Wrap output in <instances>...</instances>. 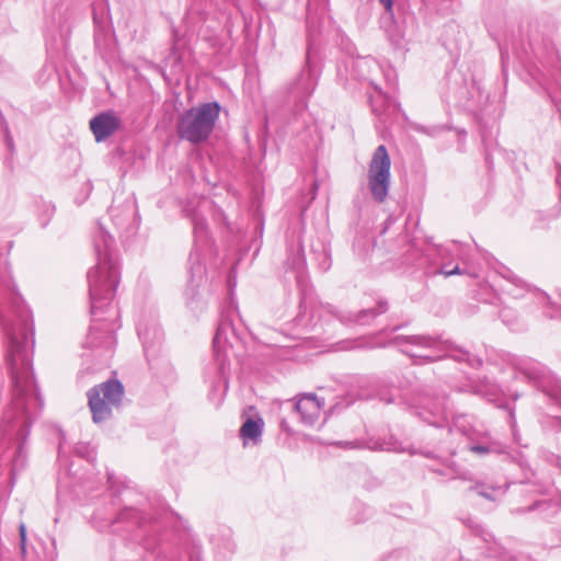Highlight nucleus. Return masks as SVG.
<instances>
[{
  "mask_svg": "<svg viewBox=\"0 0 561 561\" xmlns=\"http://www.w3.org/2000/svg\"><path fill=\"white\" fill-rule=\"evenodd\" d=\"M5 139H7L8 148H9L10 150H13V139H12V137L10 136V134H9V130H8V129L5 130Z\"/></svg>",
  "mask_w": 561,
  "mask_h": 561,
  "instance_id": "42",
  "label": "nucleus"
},
{
  "mask_svg": "<svg viewBox=\"0 0 561 561\" xmlns=\"http://www.w3.org/2000/svg\"><path fill=\"white\" fill-rule=\"evenodd\" d=\"M375 61L368 57L350 58L346 68L352 67V78L356 80H366L369 68Z\"/></svg>",
  "mask_w": 561,
  "mask_h": 561,
  "instance_id": "27",
  "label": "nucleus"
},
{
  "mask_svg": "<svg viewBox=\"0 0 561 561\" xmlns=\"http://www.w3.org/2000/svg\"><path fill=\"white\" fill-rule=\"evenodd\" d=\"M513 400H517L519 398V394L517 392L512 394Z\"/></svg>",
  "mask_w": 561,
  "mask_h": 561,
  "instance_id": "51",
  "label": "nucleus"
},
{
  "mask_svg": "<svg viewBox=\"0 0 561 561\" xmlns=\"http://www.w3.org/2000/svg\"><path fill=\"white\" fill-rule=\"evenodd\" d=\"M119 127L121 121L112 111L102 112L90 121V128L98 142L106 140Z\"/></svg>",
  "mask_w": 561,
  "mask_h": 561,
  "instance_id": "21",
  "label": "nucleus"
},
{
  "mask_svg": "<svg viewBox=\"0 0 561 561\" xmlns=\"http://www.w3.org/2000/svg\"><path fill=\"white\" fill-rule=\"evenodd\" d=\"M302 251L301 248L298 249V254H297V257L295 260V262L293 263V266L296 267V266H301L304 264V259L300 254V252Z\"/></svg>",
  "mask_w": 561,
  "mask_h": 561,
  "instance_id": "40",
  "label": "nucleus"
},
{
  "mask_svg": "<svg viewBox=\"0 0 561 561\" xmlns=\"http://www.w3.org/2000/svg\"><path fill=\"white\" fill-rule=\"evenodd\" d=\"M541 503L540 502H536L534 503L531 506H529L528 511H534L535 508H537L538 506H540Z\"/></svg>",
  "mask_w": 561,
  "mask_h": 561,
  "instance_id": "46",
  "label": "nucleus"
},
{
  "mask_svg": "<svg viewBox=\"0 0 561 561\" xmlns=\"http://www.w3.org/2000/svg\"><path fill=\"white\" fill-rule=\"evenodd\" d=\"M330 266H331V260L325 255L324 262L322 264V270L327 271L330 268Z\"/></svg>",
  "mask_w": 561,
  "mask_h": 561,
  "instance_id": "43",
  "label": "nucleus"
},
{
  "mask_svg": "<svg viewBox=\"0 0 561 561\" xmlns=\"http://www.w3.org/2000/svg\"><path fill=\"white\" fill-rule=\"evenodd\" d=\"M371 516V510L364 503H355L351 511V519L354 524L365 523Z\"/></svg>",
  "mask_w": 561,
  "mask_h": 561,
  "instance_id": "32",
  "label": "nucleus"
},
{
  "mask_svg": "<svg viewBox=\"0 0 561 561\" xmlns=\"http://www.w3.org/2000/svg\"><path fill=\"white\" fill-rule=\"evenodd\" d=\"M459 391H471L474 394L481 396L482 398L486 399L490 402H495L499 388L495 383L486 380L479 385H470L469 390L459 389Z\"/></svg>",
  "mask_w": 561,
  "mask_h": 561,
  "instance_id": "29",
  "label": "nucleus"
},
{
  "mask_svg": "<svg viewBox=\"0 0 561 561\" xmlns=\"http://www.w3.org/2000/svg\"><path fill=\"white\" fill-rule=\"evenodd\" d=\"M98 263L88 272L92 324L84 341V347L101 350L110 355L116 343L111 314L117 312L112 307L119 283L118 257L115 240L102 224H98L92 236Z\"/></svg>",
  "mask_w": 561,
  "mask_h": 561,
  "instance_id": "2",
  "label": "nucleus"
},
{
  "mask_svg": "<svg viewBox=\"0 0 561 561\" xmlns=\"http://www.w3.org/2000/svg\"><path fill=\"white\" fill-rule=\"evenodd\" d=\"M382 561H411L407 550L399 549L390 552Z\"/></svg>",
  "mask_w": 561,
  "mask_h": 561,
  "instance_id": "34",
  "label": "nucleus"
},
{
  "mask_svg": "<svg viewBox=\"0 0 561 561\" xmlns=\"http://www.w3.org/2000/svg\"><path fill=\"white\" fill-rule=\"evenodd\" d=\"M500 49H501V57H502V61L504 62V58H505V54H506V53L504 51V48H503V47H501Z\"/></svg>",
  "mask_w": 561,
  "mask_h": 561,
  "instance_id": "49",
  "label": "nucleus"
},
{
  "mask_svg": "<svg viewBox=\"0 0 561 561\" xmlns=\"http://www.w3.org/2000/svg\"><path fill=\"white\" fill-rule=\"evenodd\" d=\"M65 22H66V19H65L64 16H61V15H60V16H59V22H58V23H59V25H60V27H62V26H64V23H65Z\"/></svg>",
  "mask_w": 561,
  "mask_h": 561,
  "instance_id": "47",
  "label": "nucleus"
},
{
  "mask_svg": "<svg viewBox=\"0 0 561 561\" xmlns=\"http://www.w3.org/2000/svg\"><path fill=\"white\" fill-rule=\"evenodd\" d=\"M108 216L121 234H134L140 225V218L137 211L136 199L128 196L123 201L115 197L108 209Z\"/></svg>",
  "mask_w": 561,
  "mask_h": 561,
  "instance_id": "16",
  "label": "nucleus"
},
{
  "mask_svg": "<svg viewBox=\"0 0 561 561\" xmlns=\"http://www.w3.org/2000/svg\"><path fill=\"white\" fill-rule=\"evenodd\" d=\"M19 533H20V548L21 552L24 556L26 553V527L23 523L19 526Z\"/></svg>",
  "mask_w": 561,
  "mask_h": 561,
  "instance_id": "36",
  "label": "nucleus"
},
{
  "mask_svg": "<svg viewBox=\"0 0 561 561\" xmlns=\"http://www.w3.org/2000/svg\"><path fill=\"white\" fill-rule=\"evenodd\" d=\"M339 445H342V442L337 443ZM343 445L347 446V447H351V448H354L355 447V443L353 442H345L343 443Z\"/></svg>",
  "mask_w": 561,
  "mask_h": 561,
  "instance_id": "44",
  "label": "nucleus"
},
{
  "mask_svg": "<svg viewBox=\"0 0 561 561\" xmlns=\"http://www.w3.org/2000/svg\"><path fill=\"white\" fill-rule=\"evenodd\" d=\"M383 5L386 12L393 16V0H378Z\"/></svg>",
  "mask_w": 561,
  "mask_h": 561,
  "instance_id": "37",
  "label": "nucleus"
},
{
  "mask_svg": "<svg viewBox=\"0 0 561 561\" xmlns=\"http://www.w3.org/2000/svg\"><path fill=\"white\" fill-rule=\"evenodd\" d=\"M95 49L102 58H107L112 51V39L108 34L96 31L94 34Z\"/></svg>",
  "mask_w": 561,
  "mask_h": 561,
  "instance_id": "30",
  "label": "nucleus"
},
{
  "mask_svg": "<svg viewBox=\"0 0 561 561\" xmlns=\"http://www.w3.org/2000/svg\"><path fill=\"white\" fill-rule=\"evenodd\" d=\"M150 368L153 370L156 378L164 386L173 385L176 380V371L174 366L168 358L150 357L148 360Z\"/></svg>",
  "mask_w": 561,
  "mask_h": 561,
  "instance_id": "22",
  "label": "nucleus"
},
{
  "mask_svg": "<svg viewBox=\"0 0 561 561\" xmlns=\"http://www.w3.org/2000/svg\"><path fill=\"white\" fill-rule=\"evenodd\" d=\"M499 317L508 329L515 330L517 328L518 314L514 308L502 306L499 310Z\"/></svg>",
  "mask_w": 561,
  "mask_h": 561,
  "instance_id": "31",
  "label": "nucleus"
},
{
  "mask_svg": "<svg viewBox=\"0 0 561 561\" xmlns=\"http://www.w3.org/2000/svg\"><path fill=\"white\" fill-rule=\"evenodd\" d=\"M380 400L385 401L386 403H394L397 401V397L393 393H391L389 397L380 394Z\"/></svg>",
  "mask_w": 561,
  "mask_h": 561,
  "instance_id": "39",
  "label": "nucleus"
},
{
  "mask_svg": "<svg viewBox=\"0 0 561 561\" xmlns=\"http://www.w3.org/2000/svg\"><path fill=\"white\" fill-rule=\"evenodd\" d=\"M480 496L489 500L496 501L503 496L506 492V484H486L484 482H478L471 486Z\"/></svg>",
  "mask_w": 561,
  "mask_h": 561,
  "instance_id": "25",
  "label": "nucleus"
},
{
  "mask_svg": "<svg viewBox=\"0 0 561 561\" xmlns=\"http://www.w3.org/2000/svg\"><path fill=\"white\" fill-rule=\"evenodd\" d=\"M365 447L371 450L408 453L410 455L420 454L426 458L435 459L440 462L438 466H431V471L447 479H470V473L450 459L443 458L431 450H416L409 446H403V444L399 442L393 435H388L385 437H371L366 442Z\"/></svg>",
  "mask_w": 561,
  "mask_h": 561,
  "instance_id": "11",
  "label": "nucleus"
},
{
  "mask_svg": "<svg viewBox=\"0 0 561 561\" xmlns=\"http://www.w3.org/2000/svg\"><path fill=\"white\" fill-rule=\"evenodd\" d=\"M263 426L264 422L261 417H249L240 428V436L244 439V442L250 440L253 444H256L261 440Z\"/></svg>",
  "mask_w": 561,
  "mask_h": 561,
  "instance_id": "24",
  "label": "nucleus"
},
{
  "mask_svg": "<svg viewBox=\"0 0 561 561\" xmlns=\"http://www.w3.org/2000/svg\"><path fill=\"white\" fill-rule=\"evenodd\" d=\"M525 57L522 54H517V57L523 61L524 59L527 60L528 58V51H525Z\"/></svg>",
  "mask_w": 561,
  "mask_h": 561,
  "instance_id": "45",
  "label": "nucleus"
},
{
  "mask_svg": "<svg viewBox=\"0 0 561 561\" xmlns=\"http://www.w3.org/2000/svg\"><path fill=\"white\" fill-rule=\"evenodd\" d=\"M318 78L319 70L310 56V51H308L305 67L288 87V94L298 107L304 108L306 106L307 100L318 84Z\"/></svg>",
  "mask_w": 561,
  "mask_h": 561,
  "instance_id": "17",
  "label": "nucleus"
},
{
  "mask_svg": "<svg viewBox=\"0 0 561 561\" xmlns=\"http://www.w3.org/2000/svg\"><path fill=\"white\" fill-rule=\"evenodd\" d=\"M391 159L385 145H379L369 162L367 180L371 197L383 203L388 196L391 179Z\"/></svg>",
  "mask_w": 561,
  "mask_h": 561,
  "instance_id": "15",
  "label": "nucleus"
},
{
  "mask_svg": "<svg viewBox=\"0 0 561 561\" xmlns=\"http://www.w3.org/2000/svg\"><path fill=\"white\" fill-rule=\"evenodd\" d=\"M306 298H302L301 301H300V310H302V308H306ZM304 319H302V311H299V314L298 317L296 318V322L298 325L302 324L305 327H308L307 323H302Z\"/></svg>",
  "mask_w": 561,
  "mask_h": 561,
  "instance_id": "38",
  "label": "nucleus"
},
{
  "mask_svg": "<svg viewBox=\"0 0 561 561\" xmlns=\"http://www.w3.org/2000/svg\"><path fill=\"white\" fill-rule=\"evenodd\" d=\"M62 457H64V438H61L59 440V446H58V459H59V461H62Z\"/></svg>",
  "mask_w": 561,
  "mask_h": 561,
  "instance_id": "41",
  "label": "nucleus"
},
{
  "mask_svg": "<svg viewBox=\"0 0 561 561\" xmlns=\"http://www.w3.org/2000/svg\"><path fill=\"white\" fill-rule=\"evenodd\" d=\"M529 47L543 69L551 72V80L543 79L542 85L561 114V59L556 47L548 39H542L539 44L530 43Z\"/></svg>",
  "mask_w": 561,
  "mask_h": 561,
  "instance_id": "14",
  "label": "nucleus"
},
{
  "mask_svg": "<svg viewBox=\"0 0 561 561\" xmlns=\"http://www.w3.org/2000/svg\"><path fill=\"white\" fill-rule=\"evenodd\" d=\"M108 494L104 507L95 508L91 523L100 533H111L138 542L154 561H202V547L180 515H163L152 502L133 488L115 490L112 474L107 476Z\"/></svg>",
  "mask_w": 561,
  "mask_h": 561,
  "instance_id": "1",
  "label": "nucleus"
},
{
  "mask_svg": "<svg viewBox=\"0 0 561 561\" xmlns=\"http://www.w3.org/2000/svg\"><path fill=\"white\" fill-rule=\"evenodd\" d=\"M233 314L239 316L236 306H229L222 311L220 322L214 336V362L205 369V381L210 385L211 392L228 390V375L230 363L225 352V344L229 342V334L237 336Z\"/></svg>",
  "mask_w": 561,
  "mask_h": 561,
  "instance_id": "7",
  "label": "nucleus"
},
{
  "mask_svg": "<svg viewBox=\"0 0 561 561\" xmlns=\"http://www.w3.org/2000/svg\"><path fill=\"white\" fill-rule=\"evenodd\" d=\"M375 91H376L377 94L376 95H370L369 96V102H370L373 112L377 116L382 118V116L386 114V111L390 106L394 107L396 105H394L393 100L390 96L383 94L379 87H375Z\"/></svg>",
  "mask_w": 561,
  "mask_h": 561,
  "instance_id": "26",
  "label": "nucleus"
},
{
  "mask_svg": "<svg viewBox=\"0 0 561 561\" xmlns=\"http://www.w3.org/2000/svg\"><path fill=\"white\" fill-rule=\"evenodd\" d=\"M507 362L530 385L556 404L561 405V380L542 363L526 356L508 355ZM546 425L561 431V417L549 416Z\"/></svg>",
  "mask_w": 561,
  "mask_h": 561,
  "instance_id": "5",
  "label": "nucleus"
},
{
  "mask_svg": "<svg viewBox=\"0 0 561 561\" xmlns=\"http://www.w3.org/2000/svg\"><path fill=\"white\" fill-rule=\"evenodd\" d=\"M87 396L92 420L99 424L112 416L113 408L121 405L124 387L117 379H110L91 388Z\"/></svg>",
  "mask_w": 561,
  "mask_h": 561,
  "instance_id": "13",
  "label": "nucleus"
},
{
  "mask_svg": "<svg viewBox=\"0 0 561 561\" xmlns=\"http://www.w3.org/2000/svg\"><path fill=\"white\" fill-rule=\"evenodd\" d=\"M463 524L477 536H481L484 541H489V537L491 535L486 533L481 525L478 524L476 519L472 517H467L463 519Z\"/></svg>",
  "mask_w": 561,
  "mask_h": 561,
  "instance_id": "33",
  "label": "nucleus"
},
{
  "mask_svg": "<svg viewBox=\"0 0 561 561\" xmlns=\"http://www.w3.org/2000/svg\"><path fill=\"white\" fill-rule=\"evenodd\" d=\"M297 280H298V284L300 285L301 284V278L297 277Z\"/></svg>",
  "mask_w": 561,
  "mask_h": 561,
  "instance_id": "53",
  "label": "nucleus"
},
{
  "mask_svg": "<svg viewBox=\"0 0 561 561\" xmlns=\"http://www.w3.org/2000/svg\"><path fill=\"white\" fill-rule=\"evenodd\" d=\"M448 432L449 434L458 433L463 436L466 439L465 447L478 457L504 451V446L494 439L482 424H478L472 415L459 414L454 416Z\"/></svg>",
  "mask_w": 561,
  "mask_h": 561,
  "instance_id": "10",
  "label": "nucleus"
},
{
  "mask_svg": "<svg viewBox=\"0 0 561 561\" xmlns=\"http://www.w3.org/2000/svg\"><path fill=\"white\" fill-rule=\"evenodd\" d=\"M219 113L218 102H208L186 110L178 119V136L191 144L205 141L213 133Z\"/></svg>",
  "mask_w": 561,
  "mask_h": 561,
  "instance_id": "9",
  "label": "nucleus"
},
{
  "mask_svg": "<svg viewBox=\"0 0 561 561\" xmlns=\"http://www.w3.org/2000/svg\"><path fill=\"white\" fill-rule=\"evenodd\" d=\"M496 273L506 280V285L501 286V289L514 300L523 301V306L529 311L536 306L541 308L548 318H561V288L557 289L556 298L552 300L546 291L530 286L507 266L499 265Z\"/></svg>",
  "mask_w": 561,
  "mask_h": 561,
  "instance_id": "6",
  "label": "nucleus"
},
{
  "mask_svg": "<svg viewBox=\"0 0 561 561\" xmlns=\"http://www.w3.org/2000/svg\"><path fill=\"white\" fill-rule=\"evenodd\" d=\"M137 333L142 343L147 360L158 355L163 340V332L158 323L157 317H141L137 322Z\"/></svg>",
  "mask_w": 561,
  "mask_h": 561,
  "instance_id": "19",
  "label": "nucleus"
},
{
  "mask_svg": "<svg viewBox=\"0 0 561 561\" xmlns=\"http://www.w3.org/2000/svg\"><path fill=\"white\" fill-rule=\"evenodd\" d=\"M400 329H401V325H396V327H393V328L390 330V332H391V333H394V332H397V331H398V330H400Z\"/></svg>",
  "mask_w": 561,
  "mask_h": 561,
  "instance_id": "48",
  "label": "nucleus"
},
{
  "mask_svg": "<svg viewBox=\"0 0 561 561\" xmlns=\"http://www.w3.org/2000/svg\"><path fill=\"white\" fill-rule=\"evenodd\" d=\"M390 345L397 346L400 352L421 363L451 357L454 360L466 363L472 368L482 366V359L479 356L437 335H396L388 343L382 344V346Z\"/></svg>",
  "mask_w": 561,
  "mask_h": 561,
  "instance_id": "3",
  "label": "nucleus"
},
{
  "mask_svg": "<svg viewBox=\"0 0 561 561\" xmlns=\"http://www.w3.org/2000/svg\"><path fill=\"white\" fill-rule=\"evenodd\" d=\"M36 217L39 226L46 228L55 215V205L43 198L35 199Z\"/></svg>",
  "mask_w": 561,
  "mask_h": 561,
  "instance_id": "28",
  "label": "nucleus"
},
{
  "mask_svg": "<svg viewBox=\"0 0 561 561\" xmlns=\"http://www.w3.org/2000/svg\"><path fill=\"white\" fill-rule=\"evenodd\" d=\"M194 248L188 256V279L184 290L185 304L192 312H202L206 307L204 297V274L205 267L202 262L204 251L211 248V238L205 217L195 211L192 216Z\"/></svg>",
  "mask_w": 561,
  "mask_h": 561,
  "instance_id": "4",
  "label": "nucleus"
},
{
  "mask_svg": "<svg viewBox=\"0 0 561 561\" xmlns=\"http://www.w3.org/2000/svg\"><path fill=\"white\" fill-rule=\"evenodd\" d=\"M388 310V302L386 300H379L375 308L363 309L357 313L343 312L337 310L332 305H320L313 314H317L320 319L325 317H332L337 319L344 324L357 323L360 325L369 324V322L377 316L385 313Z\"/></svg>",
  "mask_w": 561,
  "mask_h": 561,
  "instance_id": "18",
  "label": "nucleus"
},
{
  "mask_svg": "<svg viewBox=\"0 0 561 561\" xmlns=\"http://www.w3.org/2000/svg\"><path fill=\"white\" fill-rule=\"evenodd\" d=\"M391 221H392V218H391V217H389V218L387 219V225H389ZM387 228H388V226H386V228L383 229V231H382V232H385Z\"/></svg>",
  "mask_w": 561,
  "mask_h": 561,
  "instance_id": "50",
  "label": "nucleus"
},
{
  "mask_svg": "<svg viewBox=\"0 0 561 561\" xmlns=\"http://www.w3.org/2000/svg\"><path fill=\"white\" fill-rule=\"evenodd\" d=\"M510 417L513 420L514 419V410L513 409H510Z\"/></svg>",
  "mask_w": 561,
  "mask_h": 561,
  "instance_id": "52",
  "label": "nucleus"
},
{
  "mask_svg": "<svg viewBox=\"0 0 561 561\" xmlns=\"http://www.w3.org/2000/svg\"><path fill=\"white\" fill-rule=\"evenodd\" d=\"M400 403H404L415 415L433 426H442L449 411L448 396L432 388L413 387L400 390Z\"/></svg>",
  "mask_w": 561,
  "mask_h": 561,
  "instance_id": "8",
  "label": "nucleus"
},
{
  "mask_svg": "<svg viewBox=\"0 0 561 561\" xmlns=\"http://www.w3.org/2000/svg\"><path fill=\"white\" fill-rule=\"evenodd\" d=\"M210 541L216 549V552L224 559L232 556L236 551L237 546L229 528L221 529L217 534H214Z\"/></svg>",
  "mask_w": 561,
  "mask_h": 561,
  "instance_id": "23",
  "label": "nucleus"
},
{
  "mask_svg": "<svg viewBox=\"0 0 561 561\" xmlns=\"http://www.w3.org/2000/svg\"><path fill=\"white\" fill-rule=\"evenodd\" d=\"M75 451L78 456L87 458L90 461L94 459L93 453L89 449V445L87 444H78L75 448Z\"/></svg>",
  "mask_w": 561,
  "mask_h": 561,
  "instance_id": "35",
  "label": "nucleus"
},
{
  "mask_svg": "<svg viewBox=\"0 0 561 561\" xmlns=\"http://www.w3.org/2000/svg\"><path fill=\"white\" fill-rule=\"evenodd\" d=\"M323 404V400L320 401L316 394L305 393L298 398L294 408L304 425L313 426L320 416Z\"/></svg>",
  "mask_w": 561,
  "mask_h": 561,
  "instance_id": "20",
  "label": "nucleus"
},
{
  "mask_svg": "<svg viewBox=\"0 0 561 561\" xmlns=\"http://www.w3.org/2000/svg\"><path fill=\"white\" fill-rule=\"evenodd\" d=\"M424 274L426 276L444 275L449 277L453 275L466 274V268H461L456 263L451 268L449 266L456 262H468L467 247L458 241H450L446 244L428 248L424 254Z\"/></svg>",
  "mask_w": 561,
  "mask_h": 561,
  "instance_id": "12",
  "label": "nucleus"
}]
</instances>
